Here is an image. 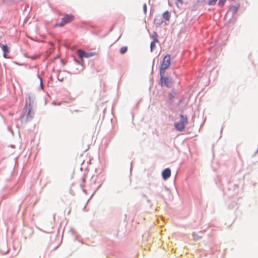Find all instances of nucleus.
<instances>
[{"mask_svg":"<svg viewBox=\"0 0 258 258\" xmlns=\"http://www.w3.org/2000/svg\"><path fill=\"white\" fill-rule=\"evenodd\" d=\"M158 18H156V19H155V23H156L157 24H159H159H160V23H160V21H159V22H157V21H158Z\"/></svg>","mask_w":258,"mask_h":258,"instance_id":"f3484780","label":"nucleus"},{"mask_svg":"<svg viewBox=\"0 0 258 258\" xmlns=\"http://www.w3.org/2000/svg\"><path fill=\"white\" fill-rule=\"evenodd\" d=\"M38 57H39V56H36V55H35V56H32V57H31V58L32 59H35L37 58Z\"/></svg>","mask_w":258,"mask_h":258,"instance_id":"a211bd4d","label":"nucleus"},{"mask_svg":"<svg viewBox=\"0 0 258 258\" xmlns=\"http://www.w3.org/2000/svg\"><path fill=\"white\" fill-rule=\"evenodd\" d=\"M238 7H232V10L233 13H236L237 11Z\"/></svg>","mask_w":258,"mask_h":258,"instance_id":"dca6fc26","label":"nucleus"},{"mask_svg":"<svg viewBox=\"0 0 258 258\" xmlns=\"http://www.w3.org/2000/svg\"><path fill=\"white\" fill-rule=\"evenodd\" d=\"M187 123V116L186 115L181 114L180 115V121L174 124L175 128L178 131H182L185 128V126Z\"/></svg>","mask_w":258,"mask_h":258,"instance_id":"f257e3e1","label":"nucleus"},{"mask_svg":"<svg viewBox=\"0 0 258 258\" xmlns=\"http://www.w3.org/2000/svg\"><path fill=\"white\" fill-rule=\"evenodd\" d=\"M162 16H163V18L164 19H165L166 20H167V21H169V20L170 16L169 13V12L168 11H165L163 14Z\"/></svg>","mask_w":258,"mask_h":258,"instance_id":"1a4fd4ad","label":"nucleus"},{"mask_svg":"<svg viewBox=\"0 0 258 258\" xmlns=\"http://www.w3.org/2000/svg\"><path fill=\"white\" fill-rule=\"evenodd\" d=\"M178 2H179L181 4L183 3L182 0H177Z\"/></svg>","mask_w":258,"mask_h":258,"instance_id":"6ab92c4d","label":"nucleus"},{"mask_svg":"<svg viewBox=\"0 0 258 258\" xmlns=\"http://www.w3.org/2000/svg\"><path fill=\"white\" fill-rule=\"evenodd\" d=\"M143 11L145 14L147 13V5L144 4L143 5Z\"/></svg>","mask_w":258,"mask_h":258,"instance_id":"2eb2a0df","label":"nucleus"},{"mask_svg":"<svg viewBox=\"0 0 258 258\" xmlns=\"http://www.w3.org/2000/svg\"><path fill=\"white\" fill-rule=\"evenodd\" d=\"M170 65V56L166 55L163 58L161 64L160 75L164 74L165 70L169 68Z\"/></svg>","mask_w":258,"mask_h":258,"instance_id":"f03ea898","label":"nucleus"},{"mask_svg":"<svg viewBox=\"0 0 258 258\" xmlns=\"http://www.w3.org/2000/svg\"><path fill=\"white\" fill-rule=\"evenodd\" d=\"M162 178L164 180L167 179L171 176V170L169 168H167L165 169L162 173Z\"/></svg>","mask_w":258,"mask_h":258,"instance_id":"0eeeda50","label":"nucleus"},{"mask_svg":"<svg viewBox=\"0 0 258 258\" xmlns=\"http://www.w3.org/2000/svg\"><path fill=\"white\" fill-rule=\"evenodd\" d=\"M24 109L26 110V111H27L26 120L27 121H29L33 118L34 114V112L32 110V107L31 106L30 104H29L28 106H25Z\"/></svg>","mask_w":258,"mask_h":258,"instance_id":"423d86ee","label":"nucleus"},{"mask_svg":"<svg viewBox=\"0 0 258 258\" xmlns=\"http://www.w3.org/2000/svg\"><path fill=\"white\" fill-rule=\"evenodd\" d=\"M217 1V0H209L208 2V5L210 6L214 5Z\"/></svg>","mask_w":258,"mask_h":258,"instance_id":"ddd939ff","label":"nucleus"},{"mask_svg":"<svg viewBox=\"0 0 258 258\" xmlns=\"http://www.w3.org/2000/svg\"><path fill=\"white\" fill-rule=\"evenodd\" d=\"M226 0H219L218 4L220 7L223 6Z\"/></svg>","mask_w":258,"mask_h":258,"instance_id":"4468645a","label":"nucleus"},{"mask_svg":"<svg viewBox=\"0 0 258 258\" xmlns=\"http://www.w3.org/2000/svg\"><path fill=\"white\" fill-rule=\"evenodd\" d=\"M151 38L153 39V41H155L156 42H159V40L158 39V35L156 32H153V33L151 35Z\"/></svg>","mask_w":258,"mask_h":258,"instance_id":"9b49d317","label":"nucleus"},{"mask_svg":"<svg viewBox=\"0 0 258 258\" xmlns=\"http://www.w3.org/2000/svg\"><path fill=\"white\" fill-rule=\"evenodd\" d=\"M159 42H156L155 41H152L150 44V49L151 51H153L154 49L156 48V45L157 43H158Z\"/></svg>","mask_w":258,"mask_h":258,"instance_id":"9d476101","label":"nucleus"},{"mask_svg":"<svg viewBox=\"0 0 258 258\" xmlns=\"http://www.w3.org/2000/svg\"><path fill=\"white\" fill-rule=\"evenodd\" d=\"M78 54L79 56L83 59L84 57L88 58L91 57L95 54V52H86L84 51L79 49L78 50Z\"/></svg>","mask_w":258,"mask_h":258,"instance_id":"39448f33","label":"nucleus"},{"mask_svg":"<svg viewBox=\"0 0 258 258\" xmlns=\"http://www.w3.org/2000/svg\"><path fill=\"white\" fill-rule=\"evenodd\" d=\"M128 48L127 46H123L120 49V53L121 54H124L127 51Z\"/></svg>","mask_w":258,"mask_h":258,"instance_id":"f8f14e48","label":"nucleus"},{"mask_svg":"<svg viewBox=\"0 0 258 258\" xmlns=\"http://www.w3.org/2000/svg\"><path fill=\"white\" fill-rule=\"evenodd\" d=\"M2 49L4 52V57L5 58H8L7 54L9 52V49L6 45H3L2 46Z\"/></svg>","mask_w":258,"mask_h":258,"instance_id":"6e6552de","label":"nucleus"},{"mask_svg":"<svg viewBox=\"0 0 258 258\" xmlns=\"http://www.w3.org/2000/svg\"><path fill=\"white\" fill-rule=\"evenodd\" d=\"M164 74L161 75V84L162 86H165L167 87H170L172 85V81L171 78L167 77H164Z\"/></svg>","mask_w":258,"mask_h":258,"instance_id":"20e7f679","label":"nucleus"},{"mask_svg":"<svg viewBox=\"0 0 258 258\" xmlns=\"http://www.w3.org/2000/svg\"><path fill=\"white\" fill-rule=\"evenodd\" d=\"M74 20V16L72 14H66L64 15L63 18L61 19L60 23L57 24L56 26L59 27H62L64 25L72 22Z\"/></svg>","mask_w":258,"mask_h":258,"instance_id":"7ed1b4c3","label":"nucleus"}]
</instances>
